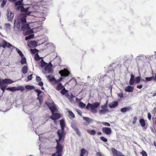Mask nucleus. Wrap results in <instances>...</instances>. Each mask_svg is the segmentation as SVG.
Listing matches in <instances>:
<instances>
[{"label":"nucleus","mask_w":156,"mask_h":156,"mask_svg":"<svg viewBox=\"0 0 156 156\" xmlns=\"http://www.w3.org/2000/svg\"><path fill=\"white\" fill-rule=\"evenodd\" d=\"M11 87H9V88H7L6 89V90H10V91H11Z\"/></svg>","instance_id":"obj_61"},{"label":"nucleus","mask_w":156,"mask_h":156,"mask_svg":"<svg viewBox=\"0 0 156 156\" xmlns=\"http://www.w3.org/2000/svg\"><path fill=\"white\" fill-rule=\"evenodd\" d=\"M77 112L78 113L79 115H82V112L80 110H77Z\"/></svg>","instance_id":"obj_53"},{"label":"nucleus","mask_w":156,"mask_h":156,"mask_svg":"<svg viewBox=\"0 0 156 156\" xmlns=\"http://www.w3.org/2000/svg\"><path fill=\"white\" fill-rule=\"evenodd\" d=\"M79 106L80 107L83 108L86 105L82 102H80L79 103Z\"/></svg>","instance_id":"obj_37"},{"label":"nucleus","mask_w":156,"mask_h":156,"mask_svg":"<svg viewBox=\"0 0 156 156\" xmlns=\"http://www.w3.org/2000/svg\"><path fill=\"white\" fill-rule=\"evenodd\" d=\"M27 14L26 13H22L19 16L16 17L14 20V29L15 30L19 29L21 25V28L23 30H30V28L29 25L26 23V18Z\"/></svg>","instance_id":"obj_1"},{"label":"nucleus","mask_w":156,"mask_h":156,"mask_svg":"<svg viewBox=\"0 0 156 156\" xmlns=\"http://www.w3.org/2000/svg\"><path fill=\"white\" fill-rule=\"evenodd\" d=\"M102 131L107 135H110L112 133L111 129L109 127H104L102 128Z\"/></svg>","instance_id":"obj_12"},{"label":"nucleus","mask_w":156,"mask_h":156,"mask_svg":"<svg viewBox=\"0 0 156 156\" xmlns=\"http://www.w3.org/2000/svg\"><path fill=\"white\" fill-rule=\"evenodd\" d=\"M62 154L56 152L55 153L53 154L52 155V156H62Z\"/></svg>","instance_id":"obj_35"},{"label":"nucleus","mask_w":156,"mask_h":156,"mask_svg":"<svg viewBox=\"0 0 156 156\" xmlns=\"http://www.w3.org/2000/svg\"><path fill=\"white\" fill-rule=\"evenodd\" d=\"M41 86V89L42 90H44V87H43V86Z\"/></svg>","instance_id":"obj_63"},{"label":"nucleus","mask_w":156,"mask_h":156,"mask_svg":"<svg viewBox=\"0 0 156 156\" xmlns=\"http://www.w3.org/2000/svg\"><path fill=\"white\" fill-rule=\"evenodd\" d=\"M32 75L30 74L29 76L27 78V79L28 80H30L32 79Z\"/></svg>","instance_id":"obj_49"},{"label":"nucleus","mask_w":156,"mask_h":156,"mask_svg":"<svg viewBox=\"0 0 156 156\" xmlns=\"http://www.w3.org/2000/svg\"><path fill=\"white\" fill-rule=\"evenodd\" d=\"M6 14L7 16L8 17V20L9 21H12L14 16L13 13L12 12H10V11L8 10Z\"/></svg>","instance_id":"obj_13"},{"label":"nucleus","mask_w":156,"mask_h":156,"mask_svg":"<svg viewBox=\"0 0 156 156\" xmlns=\"http://www.w3.org/2000/svg\"><path fill=\"white\" fill-rule=\"evenodd\" d=\"M107 103L102 105L101 106V109L99 110V113L100 115H105L108 112L109 110L107 108Z\"/></svg>","instance_id":"obj_8"},{"label":"nucleus","mask_w":156,"mask_h":156,"mask_svg":"<svg viewBox=\"0 0 156 156\" xmlns=\"http://www.w3.org/2000/svg\"><path fill=\"white\" fill-rule=\"evenodd\" d=\"M67 92V90H66L65 87H63L62 89V90L61 91V93L62 95L65 94Z\"/></svg>","instance_id":"obj_31"},{"label":"nucleus","mask_w":156,"mask_h":156,"mask_svg":"<svg viewBox=\"0 0 156 156\" xmlns=\"http://www.w3.org/2000/svg\"><path fill=\"white\" fill-rule=\"evenodd\" d=\"M2 47L4 48L6 47L9 49H10L11 48H15L17 52L19 54L20 56L21 57H22L24 56L23 55L21 51L20 50L17 49V48H16L15 47L13 46L9 43H8L7 42L5 41H3L2 42Z\"/></svg>","instance_id":"obj_7"},{"label":"nucleus","mask_w":156,"mask_h":156,"mask_svg":"<svg viewBox=\"0 0 156 156\" xmlns=\"http://www.w3.org/2000/svg\"><path fill=\"white\" fill-rule=\"evenodd\" d=\"M16 89L17 91L20 90L23 91L24 90V88L22 86H20L18 87H16Z\"/></svg>","instance_id":"obj_27"},{"label":"nucleus","mask_w":156,"mask_h":156,"mask_svg":"<svg viewBox=\"0 0 156 156\" xmlns=\"http://www.w3.org/2000/svg\"><path fill=\"white\" fill-rule=\"evenodd\" d=\"M60 125L61 127V129L58 130L57 132L59 139H56V142L57 143L56 150V152L62 154L63 151V146L60 144V143H62L64 141V136L65 135L64 129L65 123L63 120L60 121Z\"/></svg>","instance_id":"obj_2"},{"label":"nucleus","mask_w":156,"mask_h":156,"mask_svg":"<svg viewBox=\"0 0 156 156\" xmlns=\"http://www.w3.org/2000/svg\"><path fill=\"white\" fill-rule=\"evenodd\" d=\"M153 79V77H146L145 81H149Z\"/></svg>","instance_id":"obj_41"},{"label":"nucleus","mask_w":156,"mask_h":156,"mask_svg":"<svg viewBox=\"0 0 156 156\" xmlns=\"http://www.w3.org/2000/svg\"><path fill=\"white\" fill-rule=\"evenodd\" d=\"M52 65L51 62L48 64L44 67V69L47 73H51L52 72V70L51 68Z\"/></svg>","instance_id":"obj_10"},{"label":"nucleus","mask_w":156,"mask_h":156,"mask_svg":"<svg viewBox=\"0 0 156 156\" xmlns=\"http://www.w3.org/2000/svg\"><path fill=\"white\" fill-rule=\"evenodd\" d=\"M130 79L135 80L134 79V76L133 74H131V75Z\"/></svg>","instance_id":"obj_56"},{"label":"nucleus","mask_w":156,"mask_h":156,"mask_svg":"<svg viewBox=\"0 0 156 156\" xmlns=\"http://www.w3.org/2000/svg\"><path fill=\"white\" fill-rule=\"evenodd\" d=\"M22 0L19 1L15 2V5L17 6L16 9L17 10L25 12L27 15L34 16L37 17L41 18L44 16V14L41 12L29 11V8H24L22 5Z\"/></svg>","instance_id":"obj_3"},{"label":"nucleus","mask_w":156,"mask_h":156,"mask_svg":"<svg viewBox=\"0 0 156 156\" xmlns=\"http://www.w3.org/2000/svg\"><path fill=\"white\" fill-rule=\"evenodd\" d=\"M59 73L60 74L61 77L58 80H56L53 76L51 75L48 76L47 77L50 81L53 83L55 84H56L62 81V77L67 76L70 74L69 71L67 69L62 70L59 72Z\"/></svg>","instance_id":"obj_4"},{"label":"nucleus","mask_w":156,"mask_h":156,"mask_svg":"<svg viewBox=\"0 0 156 156\" xmlns=\"http://www.w3.org/2000/svg\"><path fill=\"white\" fill-rule=\"evenodd\" d=\"M100 105V103L98 102H95L92 104L88 103L86 107V108L88 109L90 108L92 112L93 113H96L97 112L96 109Z\"/></svg>","instance_id":"obj_6"},{"label":"nucleus","mask_w":156,"mask_h":156,"mask_svg":"<svg viewBox=\"0 0 156 156\" xmlns=\"http://www.w3.org/2000/svg\"><path fill=\"white\" fill-rule=\"evenodd\" d=\"M83 119L84 120L86 121L89 124L92 122L93 121V119H90L89 118L87 117H83Z\"/></svg>","instance_id":"obj_20"},{"label":"nucleus","mask_w":156,"mask_h":156,"mask_svg":"<svg viewBox=\"0 0 156 156\" xmlns=\"http://www.w3.org/2000/svg\"><path fill=\"white\" fill-rule=\"evenodd\" d=\"M47 105L52 113V115L50 117V118L54 120L59 119L60 117V115L56 113L57 110L55 104L53 102H51Z\"/></svg>","instance_id":"obj_5"},{"label":"nucleus","mask_w":156,"mask_h":156,"mask_svg":"<svg viewBox=\"0 0 156 156\" xmlns=\"http://www.w3.org/2000/svg\"><path fill=\"white\" fill-rule=\"evenodd\" d=\"M68 112L69 113L70 116H71V117L74 118L75 117L74 114L71 111L69 110Z\"/></svg>","instance_id":"obj_32"},{"label":"nucleus","mask_w":156,"mask_h":156,"mask_svg":"<svg viewBox=\"0 0 156 156\" xmlns=\"http://www.w3.org/2000/svg\"><path fill=\"white\" fill-rule=\"evenodd\" d=\"M31 50V52L33 53H35L36 51V49H31L30 50Z\"/></svg>","instance_id":"obj_55"},{"label":"nucleus","mask_w":156,"mask_h":156,"mask_svg":"<svg viewBox=\"0 0 156 156\" xmlns=\"http://www.w3.org/2000/svg\"><path fill=\"white\" fill-rule=\"evenodd\" d=\"M26 89L27 90H32L34 88V86L31 85H27L25 87Z\"/></svg>","instance_id":"obj_29"},{"label":"nucleus","mask_w":156,"mask_h":156,"mask_svg":"<svg viewBox=\"0 0 156 156\" xmlns=\"http://www.w3.org/2000/svg\"><path fill=\"white\" fill-rule=\"evenodd\" d=\"M87 131L89 134L92 135H94L96 133L95 131L94 130L87 129Z\"/></svg>","instance_id":"obj_22"},{"label":"nucleus","mask_w":156,"mask_h":156,"mask_svg":"<svg viewBox=\"0 0 156 156\" xmlns=\"http://www.w3.org/2000/svg\"><path fill=\"white\" fill-rule=\"evenodd\" d=\"M111 151L114 156H124L121 152L118 151L114 148L111 149Z\"/></svg>","instance_id":"obj_11"},{"label":"nucleus","mask_w":156,"mask_h":156,"mask_svg":"<svg viewBox=\"0 0 156 156\" xmlns=\"http://www.w3.org/2000/svg\"><path fill=\"white\" fill-rule=\"evenodd\" d=\"M88 154V151L85 149L83 148L80 151V156H87Z\"/></svg>","instance_id":"obj_15"},{"label":"nucleus","mask_w":156,"mask_h":156,"mask_svg":"<svg viewBox=\"0 0 156 156\" xmlns=\"http://www.w3.org/2000/svg\"><path fill=\"white\" fill-rule=\"evenodd\" d=\"M97 134L98 135H101V132H98L97 133Z\"/></svg>","instance_id":"obj_59"},{"label":"nucleus","mask_w":156,"mask_h":156,"mask_svg":"<svg viewBox=\"0 0 156 156\" xmlns=\"http://www.w3.org/2000/svg\"><path fill=\"white\" fill-rule=\"evenodd\" d=\"M37 43L36 41H31L28 43V45L30 47L34 48L37 45Z\"/></svg>","instance_id":"obj_14"},{"label":"nucleus","mask_w":156,"mask_h":156,"mask_svg":"<svg viewBox=\"0 0 156 156\" xmlns=\"http://www.w3.org/2000/svg\"><path fill=\"white\" fill-rule=\"evenodd\" d=\"M101 124L105 126H110V124L108 122H101Z\"/></svg>","instance_id":"obj_36"},{"label":"nucleus","mask_w":156,"mask_h":156,"mask_svg":"<svg viewBox=\"0 0 156 156\" xmlns=\"http://www.w3.org/2000/svg\"><path fill=\"white\" fill-rule=\"evenodd\" d=\"M36 80L37 82H38V84L40 86H43V83L42 81H41V78L38 76H37L36 77Z\"/></svg>","instance_id":"obj_19"},{"label":"nucleus","mask_w":156,"mask_h":156,"mask_svg":"<svg viewBox=\"0 0 156 156\" xmlns=\"http://www.w3.org/2000/svg\"><path fill=\"white\" fill-rule=\"evenodd\" d=\"M41 66L42 68H43L44 67L46 66L47 64V63L45 62L43 60V59H41Z\"/></svg>","instance_id":"obj_26"},{"label":"nucleus","mask_w":156,"mask_h":156,"mask_svg":"<svg viewBox=\"0 0 156 156\" xmlns=\"http://www.w3.org/2000/svg\"><path fill=\"white\" fill-rule=\"evenodd\" d=\"M100 139L105 142H106L107 141V139L103 136H101L100 137Z\"/></svg>","instance_id":"obj_44"},{"label":"nucleus","mask_w":156,"mask_h":156,"mask_svg":"<svg viewBox=\"0 0 156 156\" xmlns=\"http://www.w3.org/2000/svg\"><path fill=\"white\" fill-rule=\"evenodd\" d=\"M0 82L3 84H10L14 83L15 81L9 79L5 78V79H0Z\"/></svg>","instance_id":"obj_9"},{"label":"nucleus","mask_w":156,"mask_h":156,"mask_svg":"<svg viewBox=\"0 0 156 156\" xmlns=\"http://www.w3.org/2000/svg\"><path fill=\"white\" fill-rule=\"evenodd\" d=\"M83 124L84 125H88L89 124L88 123V122H85L83 123Z\"/></svg>","instance_id":"obj_60"},{"label":"nucleus","mask_w":156,"mask_h":156,"mask_svg":"<svg viewBox=\"0 0 156 156\" xmlns=\"http://www.w3.org/2000/svg\"><path fill=\"white\" fill-rule=\"evenodd\" d=\"M96 156H105V155L101 152H98L96 154Z\"/></svg>","instance_id":"obj_42"},{"label":"nucleus","mask_w":156,"mask_h":156,"mask_svg":"<svg viewBox=\"0 0 156 156\" xmlns=\"http://www.w3.org/2000/svg\"><path fill=\"white\" fill-rule=\"evenodd\" d=\"M28 71V68L26 66H24L22 69V71L23 73L24 74H26Z\"/></svg>","instance_id":"obj_23"},{"label":"nucleus","mask_w":156,"mask_h":156,"mask_svg":"<svg viewBox=\"0 0 156 156\" xmlns=\"http://www.w3.org/2000/svg\"><path fill=\"white\" fill-rule=\"evenodd\" d=\"M133 87L130 86H128L125 88V90L126 92H132L133 91Z\"/></svg>","instance_id":"obj_18"},{"label":"nucleus","mask_w":156,"mask_h":156,"mask_svg":"<svg viewBox=\"0 0 156 156\" xmlns=\"http://www.w3.org/2000/svg\"><path fill=\"white\" fill-rule=\"evenodd\" d=\"M38 98L37 99H38L40 101V104L41 103V101L42 100V97L41 95H39V96L37 95Z\"/></svg>","instance_id":"obj_43"},{"label":"nucleus","mask_w":156,"mask_h":156,"mask_svg":"<svg viewBox=\"0 0 156 156\" xmlns=\"http://www.w3.org/2000/svg\"><path fill=\"white\" fill-rule=\"evenodd\" d=\"M118 105V102L116 101H113L112 103H110L108 105V106L111 108H114L116 107Z\"/></svg>","instance_id":"obj_16"},{"label":"nucleus","mask_w":156,"mask_h":156,"mask_svg":"<svg viewBox=\"0 0 156 156\" xmlns=\"http://www.w3.org/2000/svg\"><path fill=\"white\" fill-rule=\"evenodd\" d=\"M16 90V87H11V91L12 92H14Z\"/></svg>","instance_id":"obj_46"},{"label":"nucleus","mask_w":156,"mask_h":156,"mask_svg":"<svg viewBox=\"0 0 156 156\" xmlns=\"http://www.w3.org/2000/svg\"><path fill=\"white\" fill-rule=\"evenodd\" d=\"M141 154H142V156H147V154L145 151H142L141 152Z\"/></svg>","instance_id":"obj_45"},{"label":"nucleus","mask_w":156,"mask_h":156,"mask_svg":"<svg viewBox=\"0 0 156 156\" xmlns=\"http://www.w3.org/2000/svg\"><path fill=\"white\" fill-rule=\"evenodd\" d=\"M75 97V96H73L72 94L70 96V98L71 99H73Z\"/></svg>","instance_id":"obj_58"},{"label":"nucleus","mask_w":156,"mask_h":156,"mask_svg":"<svg viewBox=\"0 0 156 156\" xmlns=\"http://www.w3.org/2000/svg\"><path fill=\"white\" fill-rule=\"evenodd\" d=\"M118 96L121 98H122L123 97V94L122 93H120L118 94Z\"/></svg>","instance_id":"obj_48"},{"label":"nucleus","mask_w":156,"mask_h":156,"mask_svg":"<svg viewBox=\"0 0 156 156\" xmlns=\"http://www.w3.org/2000/svg\"><path fill=\"white\" fill-rule=\"evenodd\" d=\"M42 40H41V41H42L41 42V44H43L44 43V42H45L46 41H47L48 39V37L45 35L43 36H42Z\"/></svg>","instance_id":"obj_25"},{"label":"nucleus","mask_w":156,"mask_h":156,"mask_svg":"<svg viewBox=\"0 0 156 156\" xmlns=\"http://www.w3.org/2000/svg\"><path fill=\"white\" fill-rule=\"evenodd\" d=\"M131 109V107H127L121 108V109L120 111L123 113H125L129 111Z\"/></svg>","instance_id":"obj_17"},{"label":"nucleus","mask_w":156,"mask_h":156,"mask_svg":"<svg viewBox=\"0 0 156 156\" xmlns=\"http://www.w3.org/2000/svg\"><path fill=\"white\" fill-rule=\"evenodd\" d=\"M63 87V86L62 85V83H59L57 85L56 89L58 90H60L62 89Z\"/></svg>","instance_id":"obj_21"},{"label":"nucleus","mask_w":156,"mask_h":156,"mask_svg":"<svg viewBox=\"0 0 156 156\" xmlns=\"http://www.w3.org/2000/svg\"><path fill=\"white\" fill-rule=\"evenodd\" d=\"M151 113L149 112L148 113V119L150 120H151Z\"/></svg>","instance_id":"obj_52"},{"label":"nucleus","mask_w":156,"mask_h":156,"mask_svg":"<svg viewBox=\"0 0 156 156\" xmlns=\"http://www.w3.org/2000/svg\"><path fill=\"white\" fill-rule=\"evenodd\" d=\"M6 2V1L5 0H3V2L1 4V6L2 7H3L4 5H5Z\"/></svg>","instance_id":"obj_51"},{"label":"nucleus","mask_w":156,"mask_h":156,"mask_svg":"<svg viewBox=\"0 0 156 156\" xmlns=\"http://www.w3.org/2000/svg\"><path fill=\"white\" fill-rule=\"evenodd\" d=\"M35 91L37 93V95L39 96V95H40V94L41 93L42 91L39 89H35Z\"/></svg>","instance_id":"obj_39"},{"label":"nucleus","mask_w":156,"mask_h":156,"mask_svg":"<svg viewBox=\"0 0 156 156\" xmlns=\"http://www.w3.org/2000/svg\"><path fill=\"white\" fill-rule=\"evenodd\" d=\"M156 96V92L153 94V96Z\"/></svg>","instance_id":"obj_62"},{"label":"nucleus","mask_w":156,"mask_h":156,"mask_svg":"<svg viewBox=\"0 0 156 156\" xmlns=\"http://www.w3.org/2000/svg\"><path fill=\"white\" fill-rule=\"evenodd\" d=\"M22 60H21V64L23 65V64H25L26 63V58L23 57H21Z\"/></svg>","instance_id":"obj_34"},{"label":"nucleus","mask_w":156,"mask_h":156,"mask_svg":"<svg viewBox=\"0 0 156 156\" xmlns=\"http://www.w3.org/2000/svg\"><path fill=\"white\" fill-rule=\"evenodd\" d=\"M141 79V77L140 76H137L136 77L135 80V82L136 83H139L140 80Z\"/></svg>","instance_id":"obj_28"},{"label":"nucleus","mask_w":156,"mask_h":156,"mask_svg":"<svg viewBox=\"0 0 156 156\" xmlns=\"http://www.w3.org/2000/svg\"><path fill=\"white\" fill-rule=\"evenodd\" d=\"M154 146H155L156 147V142H154Z\"/></svg>","instance_id":"obj_64"},{"label":"nucleus","mask_w":156,"mask_h":156,"mask_svg":"<svg viewBox=\"0 0 156 156\" xmlns=\"http://www.w3.org/2000/svg\"><path fill=\"white\" fill-rule=\"evenodd\" d=\"M35 58L37 61H40L41 60V59H43L42 58L40 57L38 55H35Z\"/></svg>","instance_id":"obj_33"},{"label":"nucleus","mask_w":156,"mask_h":156,"mask_svg":"<svg viewBox=\"0 0 156 156\" xmlns=\"http://www.w3.org/2000/svg\"><path fill=\"white\" fill-rule=\"evenodd\" d=\"M72 127L75 130H76V129H78V128L77 127L75 126H72Z\"/></svg>","instance_id":"obj_57"},{"label":"nucleus","mask_w":156,"mask_h":156,"mask_svg":"<svg viewBox=\"0 0 156 156\" xmlns=\"http://www.w3.org/2000/svg\"><path fill=\"white\" fill-rule=\"evenodd\" d=\"M76 130L75 131H76V133L78 135H80V131H79V129H76Z\"/></svg>","instance_id":"obj_47"},{"label":"nucleus","mask_w":156,"mask_h":156,"mask_svg":"<svg viewBox=\"0 0 156 156\" xmlns=\"http://www.w3.org/2000/svg\"><path fill=\"white\" fill-rule=\"evenodd\" d=\"M137 119V118L136 117H135L134 118L133 120V124H135L136 123Z\"/></svg>","instance_id":"obj_50"},{"label":"nucleus","mask_w":156,"mask_h":156,"mask_svg":"<svg viewBox=\"0 0 156 156\" xmlns=\"http://www.w3.org/2000/svg\"><path fill=\"white\" fill-rule=\"evenodd\" d=\"M135 81V80L130 79L129 82V84L130 85H133L134 84Z\"/></svg>","instance_id":"obj_40"},{"label":"nucleus","mask_w":156,"mask_h":156,"mask_svg":"<svg viewBox=\"0 0 156 156\" xmlns=\"http://www.w3.org/2000/svg\"><path fill=\"white\" fill-rule=\"evenodd\" d=\"M33 32V30H29L27 31L25 33V35H27L28 34H31Z\"/></svg>","instance_id":"obj_38"},{"label":"nucleus","mask_w":156,"mask_h":156,"mask_svg":"<svg viewBox=\"0 0 156 156\" xmlns=\"http://www.w3.org/2000/svg\"><path fill=\"white\" fill-rule=\"evenodd\" d=\"M142 87H143V85L141 84H140V85H137L136 86V87L137 88L141 89Z\"/></svg>","instance_id":"obj_54"},{"label":"nucleus","mask_w":156,"mask_h":156,"mask_svg":"<svg viewBox=\"0 0 156 156\" xmlns=\"http://www.w3.org/2000/svg\"><path fill=\"white\" fill-rule=\"evenodd\" d=\"M139 122L140 125L142 127H144L145 126L146 123L144 119H140Z\"/></svg>","instance_id":"obj_24"},{"label":"nucleus","mask_w":156,"mask_h":156,"mask_svg":"<svg viewBox=\"0 0 156 156\" xmlns=\"http://www.w3.org/2000/svg\"><path fill=\"white\" fill-rule=\"evenodd\" d=\"M34 34L30 35L29 36L26 37L25 40L26 41H27L29 39H31L33 38L34 37Z\"/></svg>","instance_id":"obj_30"}]
</instances>
